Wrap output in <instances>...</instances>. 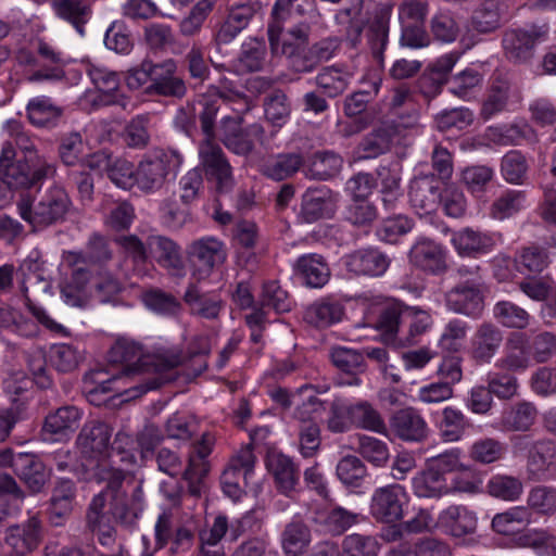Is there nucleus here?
Wrapping results in <instances>:
<instances>
[{
	"label": "nucleus",
	"mask_w": 556,
	"mask_h": 556,
	"mask_svg": "<svg viewBox=\"0 0 556 556\" xmlns=\"http://www.w3.org/2000/svg\"><path fill=\"white\" fill-rule=\"evenodd\" d=\"M109 361L121 365V369L109 377L102 371H93L85 380L87 400L96 406L106 404L115 396H124L125 401L140 396L155 386H130L137 376L174 368L181 363L182 356L175 348L164 345L157 346L151 355L146 354L139 342L123 337L112 345Z\"/></svg>",
	"instance_id": "nucleus-1"
},
{
	"label": "nucleus",
	"mask_w": 556,
	"mask_h": 556,
	"mask_svg": "<svg viewBox=\"0 0 556 556\" xmlns=\"http://www.w3.org/2000/svg\"><path fill=\"white\" fill-rule=\"evenodd\" d=\"M103 466L97 475L100 480H108L106 488L93 496L87 513V523L102 545H110L115 538L110 515L123 525H132L143 510V494L141 489L136 488L128 498L122 490L124 471L110 469L105 464Z\"/></svg>",
	"instance_id": "nucleus-2"
},
{
	"label": "nucleus",
	"mask_w": 556,
	"mask_h": 556,
	"mask_svg": "<svg viewBox=\"0 0 556 556\" xmlns=\"http://www.w3.org/2000/svg\"><path fill=\"white\" fill-rule=\"evenodd\" d=\"M63 263L73 267L71 279L61 288L62 299L70 306L83 307L92 299L100 303H110L124 289L123 283L109 271H99L94 278H91L85 268L87 258L81 253L67 252Z\"/></svg>",
	"instance_id": "nucleus-3"
},
{
	"label": "nucleus",
	"mask_w": 556,
	"mask_h": 556,
	"mask_svg": "<svg viewBox=\"0 0 556 556\" xmlns=\"http://www.w3.org/2000/svg\"><path fill=\"white\" fill-rule=\"evenodd\" d=\"M112 429L100 420H90L80 430L76 440V446L84 459L83 466L89 479L98 482H108V480H100L97 475L101 471L102 465L105 464L108 468L116 469L112 464L116 463L114 457L119 456V454L113 455L109 453Z\"/></svg>",
	"instance_id": "nucleus-4"
},
{
	"label": "nucleus",
	"mask_w": 556,
	"mask_h": 556,
	"mask_svg": "<svg viewBox=\"0 0 556 556\" xmlns=\"http://www.w3.org/2000/svg\"><path fill=\"white\" fill-rule=\"evenodd\" d=\"M14 156L11 142H4L0 154V179L9 187H25L54 173V166L38 152L30 151L29 162L25 164L21 160L13 163Z\"/></svg>",
	"instance_id": "nucleus-5"
},
{
	"label": "nucleus",
	"mask_w": 556,
	"mask_h": 556,
	"mask_svg": "<svg viewBox=\"0 0 556 556\" xmlns=\"http://www.w3.org/2000/svg\"><path fill=\"white\" fill-rule=\"evenodd\" d=\"M18 269L23 276L21 290L33 316L48 330L63 333L65 328L55 321L43 307L34 304L29 298L30 290L35 293H48L51 290V283L43 270V262L39 261L37 254L31 253L21 263Z\"/></svg>",
	"instance_id": "nucleus-6"
},
{
	"label": "nucleus",
	"mask_w": 556,
	"mask_h": 556,
	"mask_svg": "<svg viewBox=\"0 0 556 556\" xmlns=\"http://www.w3.org/2000/svg\"><path fill=\"white\" fill-rule=\"evenodd\" d=\"M70 206L71 200L61 187L48 190L35 207L28 198H22L17 203L21 217L34 227L48 226L62 219Z\"/></svg>",
	"instance_id": "nucleus-7"
},
{
	"label": "nucleus",
	"mask_w": 556,
	"mask_h": 556,
	"mask_svg": "<svg viewBox=\"0 0 556 556\" xmlns=\"http://www.w3.org/2000/svg\"><path fill=\"white\" fill-rule=\"evenodd\" d=\"M515 453L529 448L527 456V473L533 481L549 478L556 467V443L549 440L532 442L528 435L511 439Z\"/></svg>",
	"instance_id": "nucleus-8"
},
{
	"label": "nucleus",
	"mask_w": 556,
	"mask_h": 556,
	"mask_svg": "<svg viewBox=\"0 0 556 556\" xmlns=\"http://www.w3.org/2000/svg\"><path fill=\"white\" fill-rule=\"evenodd\" d=\"M87 73L96 89L83 96L80 100L83 106L99 108L112 104L125 106L117 73L98 64H90Z\"/></svg>",
	"instance_id": "nucleus-9"
},
{
	"label": "nucleus",
	"mask_w": 556,
	"mask_h": 556,
	"mask_svg": "<svg viewBox=\"0 0 556 556\" xmlns=\"http://www.w3.org/2000/svg\"><path fill=\"white\" fill-rule=\"evenodd\" d=\"M409 495L401 484L393 483L377 488L370 497L369 513L382 523H393L403 519Z\"/></svg>",
	"instance_id": "nucleus-10"
},
{
	"label": "nucleus",
	"mask_w": 556,
	"mask_h": 556,
	"mask_svg": "<svg viewBox=\"0 0 556 556\" xmlns=\"http://www.w3.org/2000/svg\"><path fill=\"white\" fill-rule=\"evenodd\" d=\"M478 523L477 511L464 504L448 505L439 513L435 519L437 529L454 540L473 535L477 532Z\"/></svg>",
	"instance_id": "nucleus-11"
},
{
	"label": "nucleus",
	"mask_w": 556,
	"mask_h": 556,
	"mask_svg": "<svg viewBox=\"0 0 556 556\" xmlns=\"http://www.w3.org/2000/svg\"><path fill=\"white\" fill-rule=\"evenodd\" d=\"M200 166L218 192H227L233 186L231 166L222 148L214 140H203L199 146Z\"/></svg>",
	"instance_id": "nucleus-12"
},
{
	"label": "nucleus",
	"mask_w": 556,
	"mask_h": 556,
	"mask_svg": "<svg viewBox=\"0 0 556 556\" xmlns=\"http://www.w3.org/2000/svg\"><path fill=\"white\" fill-rule=\"evenodd\" d=\"M135 188L144 193L162 189L169 175V156L163 151L144 155L136 166Z\"/></svg>",
	"instance_id": "nucleus-13"
},
{
	"label": "nucleus",
	"mask_w": 556,
	"mask_h": 556,
	"mask_svg": "<svg viewBox=\"0 0 556 556\" xmlns=\"http://www.w3.org/2000/svg\"><path fill=\"white\" fill-rule=\"evenodd\" d=\"M255 456L251 447L241 448L230 460L222 475V488L224 493L232 501H238L243 490L240 485V479H243L245 485L250 483L253 475Z\"/></svg>",
	"instance_id": "nucleus-14"
},
{
	"label": "nucleus",
	"mask_w": 556,
	"mask_h": 556,
	"mask_svg": "<svg viewBox=\"0 0 556 556\" xmlns=\"http://www.w3.org/2000/svg\"><path fill=\"white\" fill-rule=\"evenodd\" d=\"M189 253L193 268L192 275L199 280L208 277L213 268L226 258L224 244L213 237L194 241L190 245Z\"/></svg>",
	"instance_id": "nucleus-15"
},
{
	"label": "nucleus",
	"mask_w": 556,
	"mask_h": 556,
	"mask_svg": "<svg viewBox=\"0 0 556 556\" xmlns=\"http://www.w3.org/2000/svg\"><path fill=\"white\" fill-rule=\"evenodd\" d=\"M344 268L353 276L379 277L390 265L382 252L374 248L359 249L342 257Z\"/></svg>",
	"instance_id": "nucleus-16"
},
{
	"label": "nucleus",
	"mask_w": 556,
	"mask_h": 556,
	"mask_svg": "<svg viewBox=\"0 0 556 556\" xmlns=\"http://www.w3.org/2000/svg\"><path fill=\"white\" fill-rule=\"evenodd\" d=\"M498 239L496 233L464 228L452 235L451 242L460 256L477 257L490 253Z\"/></svg>",
	"instance_id": "nucleus-17"
},
{
	"label": "nucleus",
	"mask_w": 556,
	"mask_h": 556,
	"mask_svg": "<svg viewBox=\"0 0 556 556\" xmlns=\"http://www.w3.org/2000/svg\"><path fill=\"white\" fill-rule=\"evenodd\" d=\"M83 418V412L75 406H64L46 417L42 433L45 440L63 441L76 431Z\"/></svg>",
	"instance_id": "nucleus-18"
},
{
	"label": "nucleus",
	"mask_w": 556,
	"mask_h": 556,
	"mask_svg": "<svg viewBox=\"0 0 556 556\" xmlns=\"http://www.w3.org/2000/svg\"><path fill=\"white\" fill-rule=\"evenodd\" d=\"M532 353L528 340L522 333H513L506 341L503 356L495 368L510 372H523L532 366Z\"/></svg>",
	"instance_id": "nucleus-19"
},
{
	"label": "nucleus",
	"mask_w": 556,
	"mask_h": 556,
	"mask_svg": "<svg viewBox=\"0 0 556 556\" xmlns=\"http://www.w3.org/2000/svg\"><path fill=\"white\" fill-rule=\"evenodd\" d=\"M390 428L397 438L407 442H420L429 433L427 421L412 407L397 410L390 419Z\"/></svg>",
	"instance_id": "nucleus-20"
},
{
	"label": "nucleus",
	"mask_w": 556,
	"mask_h": 556,
	"mask_svg": "<svg viewBox=\"0 0 556 556\" xmlns=\"http://www.w3.org/2000/svg\"><path fill=\"white\" fill-rule=\"evenodd\" d=\"M440 186L433 176L417 177L410 182L409 201L419 215L435 212L440 205Z\"/></svg>",
	"instance_id": "nucleus-21"
},
{
	"label": "nucleus",
	"mask_w": 556,
	"mask_h": 556,
	"mask_svg": "<svg viewBox=\"0 0 556 556\" xmlns=\"http://www.w3.org/2000/svg\"><path fill=\"white\" fill-rule=\"evenodd\" d=\"M410 262L425 271L441 273L446 267L445 251L433 240L419 238L409 251Z\"/></svg>",
	"instance_id": "nucleus-22"
},
{
	"label": "nucleus",
	"mask_w": 556,
	"mask_h": 556,
	"mask_svg": "<svg viewBox=\"0 0 556 556\" xmlns=\"http://www.w3.org/2000/svg\"><path fill=\"white\" fill-rule=\"evenodd\" d=\"M446 306L454 313L477 317L483 309L480 290L471 283H462L446 293Z\"/></svg>",
	"instance_id": "nucleus-23"
},
{
	"label": "nucleus",
	"mask_w": 556,
	"mask_h": 556,
	"mask_svg": "<svg viewBox=\"0 0 556 556\" xmlns=\"http://www.w3.org/2000/svg\"><path fill=\"white\" fill-rule=\"evenodd\" d=\"M314 0H277L271 10L268 38L273 50L279 49L281 25L294 15H303L313 7Z\"/></svg>",
	"instance_id": "nucleus-24"
},
{
	"label": "nucleus",
	"mask_w": 556,
	"mask_h": 556,
	"mask_svg": "<svg viewBox=\"0 0 556 556\" xmlns=\"http://www.w3.org/2000/svg\"><path fill=\"white\" fill-rule=\"evenodd\" d=\"M176 63L166 60L152 66V84L150 89L161 96L182 97L186 86L181 78L176 75Z\"/></svg>",
	"instance_id": "nucleus-25"
},
{
	"label": "nucleus",
	"mask_w": 556,
	"mask_h": 556,
	"mask_svg": "<svg viewBox=\"0 0 556 556\" xmlns=\"http://www.w3.org/2000/svg\"><path fill=\"white\" fill-rule=\"evenodd\" d=\"M40 541V523L36 517L25 525L8 529L5 543L11 547V556H24L36 548Z\"/></svg>",
	"instance_id": "nucleus-26"
},
{
	"label": "nucleus",
	"mask_w": 556,
	"mask_h": 556,
	"mask_svg": "<svg viewBox=\"0 0 556 556\" xmlns=\"http://www.w3.org/2000/svg\"><path fill=\"white\" fill-rule=\"evenodd\" d=\"M435 426L443 442L455 443L465 438L470 421L462 409L446 406L440 412Z\"/></svg>",
	"instance_id": "nucleus-27"
},
{
	"label": "nucleus",
	"mask_w": 556,
	"mask_h": 556,
	"mask_svg": "<svg viewBox=\"0 0 556 556\" xmlns=\"http://www.w3.org/2000/svg\"><path fill=\"white\" fill-rule=\"evenodd\" d=\"M266 467L274 477L280 492L289 494L294 491L298 483V473L290 457L279 451L271 450L267 453Z\"/></svg>",
	"instance_id": "nucleus-28"
},
{
	"label": "nucleus",
	"mask_w": 556,
	"mask_h": 556,
	"mask_svg": "<svg viewBox=\"0 0 556 556\" xmlns=\"http://www.w3.org/2000/svg\"><path fill=\"white\" fill-rule=\"evenodd\" d=\"M502 341L503 336L497 327L482 324L471 338V356L479 363H490Z\"/></svg>",
	"instance_id": "nucleus-29"
},
{
	"label": "nucleus",
	"mask_w": 556,
	"mask_h": 556,
	"mask_svg": "<svg viewBox=\"0 0 556 556\" xmlns=\"http://www.w3.org/2000/svg\"><path fill=\"white\" fill-rule=\"evenodd\" d=\"M51 9L56 17L70 23L81 36L92 16L89 0H52Z\"/></svg>",
	"instance_id": "nucleus-30"
},
{
	"label": "nucleus",
	"mask_w": 556,
	"mask_h": 556,
	"mask_svg": "<svg viewBox=\"0 0 556 556\" xmlns=\"http://www.w3.org/2000/svg\"><path fill=\"white\" fill-rule=\"evenodd\" d=\"M13 469L31 492H39L46 483L45 466L34 454H16L13 459Z\"/></svg>",
	"instance_id": "nucleus-31"
},
{
	"label": "nucleus",
	"mask_w": 556,
	"mask_h": 556,
	"mask_svg": "<svg viewBox=\"0 0 556 556\" xmlns=\"http://www.w3.org/2000/svg\"><path fill=\"white\" fill-rule=\"evenodd\" d=\"M538 31L510 30L505 34L503 47L506 56L515 62H526L533 55V49L539 41Z\"/></svg>",
	"instance_id": "nucleus-32"
},
{
	"label": "nucleus",
	"mask_w": 556,
	"mask_h": 556,
	"mask_svg": "<svg viewBox=\"0 0 556 556\" xmlns=\"http://www.w3.org/2000/svg\"><path fill=\"white\" fill-rule=\"evenodd\" d=\"M412 485L414 494L420 498H440L451 493L446 478L429 465L413 478Z\"/></svg>",
	"instance_id": "nucleus-33"
},
{
	"label": "nucleus",
	"mask_w": 556,
	"mask_h": 556,
	"mask_svg": "<svg viewBox=\"0 0 556 556\" xmlns=\"http://www.w3.org/2000/svg\"><path fill=\"white\" fill-rule=\"evenodd\" d=\"M220 97H226V94H219L216 89H208L193 102V112L201 122L204 140L215 139L214 121L219 110Z\"/></svg>",
	"instance_id": "nucleus-34"
},
{
	"label": "nucleus",
	"mask_w": 556,
	"mask_h": 556,
	"mask_svg": "<svg viewBox=\"0 0 556 556\" xmlns=\"http://www.w3.org/2000/svg\"><path fill=\"white\" fill-rule=\"evenodd\" d=\"M538 410L530 402H520L505 410L497 425L502 431H528L534 425Z\"/></svg>",
	"instance_id": "nucleus-35"
},
{
	"label": "nucleus",
	"mask_w": 556,
	"mask_h": 556,
	"mask_svg": "<svg viewBox=\"0 0 556 556\" xmlns=\"http://www.w3.org/2000/svg\"><path fill=\"white\" fill-rule=\"evenodd\" d=\"M344 317V307L337 301L329 299L317 301L311 304L304 314L306 323L317 327L326 328L340 323Z\"/></svg>",
	"instance_id": "nucleus-36"
},
{
	"label": "nucleus",
	"mask_w": 556,
	"mask_h": 556,
	"mask_svg": "<svg viewBox=\"0 0 556 556\" xmlns=\"http://www.w3.org/2000/svg\"><path fill=\"white\" fill-rule=\"evenodd\" d=\"M296 270L304 283L311 288H321L330 278V269L324 257L315 253L299 257Z\"/></svg>",
	"instance_id": "nucleus-37"
},
{
	"label": "nucleus",
	"mask_w": 556,
	"mask_h": 556,
	"mask_svg": "<svg viewBox=\"0 0 556 556\" xmlns=\"http://www.w3.org/2000/svg\"><path fill=\"white\" fill-rule=\"evenodd\" d=\"M531 522V513L525 506H514L496 514L492 521V529L502 535H514Z\"/></svg>",
	"instance_id": "nucleus-38"
},
{
	"label": "nucleus",
	"mask_w": 556,
	"mask_h": 556,
	"mask_svg": "<svg viewBox=\"0 0 556 556\" xmlns=\"http://www.w3.org/2000/svg\"><path fill=\"white\" fill-rule=\"evenodd\" d=\"M26 110L29 122L37 127L54 126L62 115L61 108L46 96L30 99Z\"/></svg>",
	"instance_id": "nucleus-39"
},
{
	"label": "nucleus",
	"mask_w": 556,
	"mask_h": 556,
	"mask_svg": "<svg viewBox=\"0 0 556 556\" xmlns=\"http://www.w3.org/2000/svg\"><path fill=\"white\" fill-rule=\"evenodd\" d=\"M266 55L264 41L254 38L245 40L235 64L236 71L240 74L261 71L266 64Z\"/></svg>",
	"instance_id": "nucleus-40"
},
{
	"label": "nucleus",
	"mask_w": 556,
	"mask_h": 556,
	"mask_svg": "<svg viewBox=\"0 0 556 556\" xmlns=\"http://www.w3.org/2000/svg\"><path fill=\"white\" fill-rule=\"evenodd\" d=\"M534 136L532 128L526 124H514L510 126H491L484 131V139L488 144L509 146L518 144L523 139Z\"/></svg>",
	"instance_id": "nucleus-41"
},
{
	"label": "nucleus",
	"mask_w": 556,
	"mask_h": 556,
	"mask_svg": "<svg viewBox=\"0 0 556 556\" xmlns=\"http://www.w3.org/2000/svg\"><path fill=\"white\" fill-rule=\"evenodd\" d=\"M311 531L301 521H291L281 533V547L287 556H301L311 543Z\"/></svg>",
	"instance_id": "nucleus-42"
},
{
	"label": "nucleus",
	"mask_w": 556,
	"mask_h": 556,
	"mask_svg": "<svg viewBox=\"0 0 556 556\" xmlns=\"http://www.w3.org/2000/svg\"><path fill=\"white\" fill-rule=\"evenodd\" d=\"M185 301L193 314L207 319L217 318L223 307L217 295L201 293L194 286L189 287L186 291Z\"/></svg>",
	"instance_id": "nucleus-43"
},
{
	"label": "nucleus",
	"mask_w": 556,
	"mask_h": 556,
	"mask_svg": "<svg viewBox=\"0 0 556 556\" xmlns=\"http://www.w3.org/2000/svg\"><path fill=\"white\" fill-rule=\"evenodd\" d=\"M149 255L166 268L181 265L180 252L174 241L162 236H150L147 240Z\"/></svg>",
	"instance_id": "nucleus-44"
},
{
	"label": "nucleus",
	"mask_w": 556,
	"mask_h": 556,
	"mask_svg": "<svg viewBox=\"0 0 556 556\" xmlns=\"http://www.w3.org/2000/svg\"><path fill=\"white\" fill-rule=\"evenodd\" d=\"M292 403L295 406L293 416L302 422H315L325 409L308 386L302 387L292 394Z\"/></svg>",
	"instance_id": "nucleus-45"
},
{
	"label": "nucleus",
	"mask_w": 556,
	"mask_h": 556,
	"mask_svg": "<svg viewBox=\"0 0 556 556\" xmlns=\"http://www.w3.org/2000/svg\"><path fill=\"white\" fill-rule=\"evenodd\" d=\"M490 496L505 501L517 502L521 498L525 486L522 481L509 475H495L486 483Z\"/></svg>",
	"instance_id": "nucleus-46"
},
{
	"label": "nucleus",
	"mask_w": 556,
	"mask_h": 556,
	"mask_svg": "<svg viewBox=\"0 0 556 556\" xmlns=\"http://www.w3.org/2000/svg\"><path fill=\"white\" fill-rule=\"evenodd\" d=\"M227 532L232 541L237 540L244 532L243 523L240 519L229 523L226 516L218 515L206 529L200 532V542L202 544H218Z\"/></svg>",
	"instance_id": "nucleus-47"
},
{
	"label": "nucleus",
	"mask_w": 556,
	"mask_h": 556,
	"mask_svg": "<svg viewBox=\"0 0 556 556\" xmlns=\"http://www.w3.org/2000/svg\"><path fill=\"white\" fill-rule=\"evenodd\" d=\"M302 157L299 154H278L268 157L263 163L262 172L265 176L279 181L296 173L302 166Z\"/></svg>",
	"instance_id": "nucleus-48"
},
{
	"label": "nucleus",
	"mask_w": 556,
	"mask_h": 556,
	"mask_svg": "<svg viewBox=\"0 0 556 556\" xmlns=\"http://www.w3.org/2000/svg\"><path fill=\"white\" fill-rule=\"evenodd\" d=\"M333 203L325 190H308L303 195L302 214L306 222L312 223L318 218L330 216Z\"/></svg>",
	"instance_id": "nucleus-49"
},
{
	"label": "nucleus",
	"mask_w": 556,
	"mask_h": 556,
	"mask_svg": "<svg viewBox=\"0 0 556 556\" xmlns=\"http://www.w3.org/2000/svg\"><path fill=\"white\" fill-rule=\"evenodd\" d=\"M527 207L525 191L506 190L491 205L490 216L494 219L504 220L519 213Z\"/></svg>",
	"instance_id": "nucleus-50"
},
{
	"label": "nucleus",
	"mask_w": 556,
	"mask_h": 556,
	"mask_svg": "<svg viewBox=\"0 0 556 556\" xmlns=\"http://www.w3.org/2000/svg\"><path fill=\"white\" fill-rule=\"evenodd\" d=\"M353 425L379 434H386L387 426L380 413L368 402H358L351 405Z\"/></svg>",
	"instance_id": "nucleus-51"
},
{
	"label": "nucleus",
	"mask_w": 556,
	"mask_h": 556,
	"mask_svg": "<svg viewBox=\"0 0 556 556\" xmlns=\"http://www.w3.org/2000/svg\"><path fill=\"white\" fill-rule=\"evenodd\" d=\"M505 455L504 444L494 438H480L468 448L469 458L481 465H490L501 460Z\"/></svg>",
	"instance_id": "nucleus-52"
},
{
	"label": "nucleus",
	"mask_w": 556,
	"mask_h": 556,
	"mask_svg": "<svg viewBox=\"0 0 556 556\" xmlns=\"http://www.w3.org/2000/svg\"><path fill=\"white\" fill-rule=\"evenodd\" d=\"M528 510L541 516H553L556 514V488L538 485L532 488L527 496Z\"/></svg>",
	"instance_id": "nucleus-53"
},
{
	"label": "nucleus",
	"mask_w": 556,
	"mask_h": 556,
	"mask_svg": "<svg viewBox=\"0 0 556 556\" xmlns=\"http://www.w3.org/2000/svg\"><path fill=\"white\" fill-rule=\"evenodd\" d=\"M352 76L351 72L328 66L316 76V84L328 97H337L348 88Z\"/></svg>",
	"instance_id": "nucleus-54"
},
{
	"label": "nucleus",
	"mask_w": 556,
	"mask_h": 556,
	"mask_svg": "<svg viewBox=\"0 0 556 556\" xmlns=\"http://www.w3.org/2000/svg\"><path fill=\"white\" fill-rule=\"evenodd\" d=\"M517 546L531 548L536 556H556V536L542 530H531L517 539Z\"/></svg>",
	"instance_id": "nucleus-55"
},
{
	"label": "nucleus",
	"mask_w": 556,
	"mask_h": 556,
	"mask_svg": "<svg viewBox=\"0 0 556 556\" xmlns=\"http://www.w3.org/2000/svg\"><path fill=\"white\" fill-rule=\"evenodd\" d=\"M486 384L490 393L500 400H511L518 395L519 382L510 371H489Z\"/></svg>",
	"instance_id": "nucleus-56"
},
{
	"label": "nucleus",
	"mask_w": 556,
	"mask_h": 556,
	"mask_svg": "<svg viewBox=\"0 0 556 556\" xmlns=\"http://www.w3.org/2000/svg\"><path fill=\"white\" fill-rule=\"evenodd\" d=\"M308 28L305 25L294 26L287 31L281 29L279 36V49L273 53H280L289 58L299 55L307 43Z\"/></svg>",
	"instance_id": "nucleus-57"
},
{
	"label": "nucleus",
	"mask_w": 556,
	"mask_h": 556,
	"mask_svg": "<svg viewBox=\"0 0 556 556\" xmlns=\"http://www.w3.org/2000/svg\"><path fill=\"white\" fill-rule=\"evenodd\" d=\"M493 315L500 324L508 328L522 329L530 321V315L527 311L508 301L497 302L494 305Z\"/></svg>",
	"instance_id": "nucleus-58"
},
{
	"label": "nucleus",
	"mask_w": 556,
	"mask_h": 556,
	"mask_svg": "<svg viewBox=\"0 0 556 556\" xmlns=\"http://www.w3.org/2000/svg\"><path fill=\"white\" fill-rule=\"evenodd\" d=\"M48 358L51 366L56 370L61 372H70L77 368L83 355L73 345L60 343L50 348Z\"/></svg>",
	"instance_id": "nucleus-59"
},
{
	"label": "nucleus",
	"mask_w": 556,
	"mask_h": 556,
	"mask_svg": "<svg viewBox=\"0 0 556 556\" xmlns=\"http://www.w3.org/2000/svg\"><path fill=\"white\" fill-rule=\"evenodd\" d=\"M470 326L465 320L451 319L443 328L439 339V346L447 352H457L462 349Z\"/></svg>",
	"instance_id": "nucleus-60"
},
{
	"label": "nucleus",
	"mask_w": 556,
	"mask_h": 556,
	"mask_svg": "<svg viewBox=\"0 0 556 556\" xmlns=\"http://www.w3.org/2000/svg\"><path fill=\"white\" fill-rule=\"evenodd\" d=\"M337 477L346 488L361 486L367 475L366 466L356 456H345L337 465Z\"/></svg>",
	"instance_id": "nucleus-61"
},
{
	"label": "nucleus",
	"mask_w": 556,
	"mask_h": 556,
	"mask_svg": "<svg viewBox=\"0 0 556 556\" xmlns=\"http://www.w3.org/2000/svg\"><path fill=\"white\" fill-rule=\"evenodd\" d=\"M517 269L525 275L539 274L549 264V257L544 249L528 247L520 251L516 258Z\"/></svg>",
	"instance_id": "nucleus-62"
},
{
	"label": "nucleus",
	"mask_w": 556,
	"mask_h": 556,
	"mask_svg": "<svg viewBox=\"0 0 556 556\" xmlns=\"http://www.w3.org/2000/svg\"><path fill=\"white\" fill-rule=\"evenodd\" d=\"M528 172V163L525 155L517 150L507 152L501 163V173L503 178L513 185L523 182Z\"/></svg>",
	"instance_id": "nucleus-63"
},
{
	"label": "nucleus",
	"mask_w": 556,
	"mask_h": 556,
	"mask_svg": "<svg viewBox=\"0 0 556 556\" xmlns=\"http://www.w3.org/2000/svg\"><path fill=\"white\" fill-rule=\"evenodd\" d=\"M342 547L345 556H377L380 551V544L374 536L359 533L345 536Z\"/></svg>",
	"instance_id": "nucleus-64"
}]
</instances>
